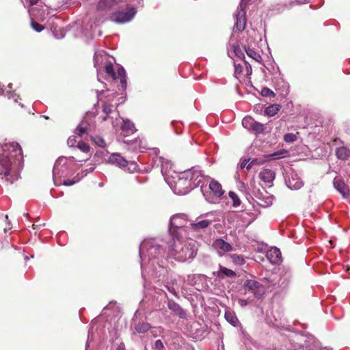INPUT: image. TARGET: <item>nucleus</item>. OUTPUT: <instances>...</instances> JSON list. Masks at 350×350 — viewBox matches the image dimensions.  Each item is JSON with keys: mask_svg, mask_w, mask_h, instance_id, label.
I'll list each match as a JSON object with an SVG mask.
<instances>
[{"mask_svg": "<svg viewBox=\"0 0 350 350\" xmlns=\"http://www.w3.org/2000/svg\"><path fill=\"white\" fill-rule=\"evenodd\" d=\"M179 219V216L174 215L170 219V232L172 241L169 242V251L175 260L185 262L193 259L196 255L197 250L194 243L182 241L180 234L183 229L176 222Z\"/></svg>", "mask_w": 350, "mask_h": 350, "instance_id": "1", "label": "nucleus"}, {"mask_svg": "<svg viewBox=\"0 0 350 350\" xmlns=\"http://www.w3.org/2000/svg\"><path fill=\"white\" fill-rule=\"evenodd\" d=\"M12 163L8 152L0 154V175L10 184H13L20 178L18 173L12 170Z\"/></svg>", "mask_w": 350, "mask_h": 350, "instance_id": "2", "label": "nucleus"}, {"mask_svg": "<svg viewBox=\"0 0 350 350\" xmlns=\"http://www.w3.org/2000/svg\"><path fill=\"white\" fill-rule=\"evenodd\" d=\"M105 72L110 76L113 80L119 79L120 81V86L122 90L126 88V72L123 67L118 68L117 72L114 71L113 66L111 63H109L105 66Z\"/></svg>", "mask_w": 350, "mask_h": 350, "instance_id": "3", "label": "nucleus"}, {"mask_svg": "<svg viewBox=\"0 0 350 350\" xmlns=\"http://www.w3.org/2000/svg\"><path fill=\"white\" fill-rule=\"evenodd\" d=\"M135 14V8L127 6L125 10L112 13L111 19L118 23H124L130 21Z\"/></svg>", "mask_w": 350, "mask_h": 350, "instance_id": "4", "label": "nucleus"}, {"mask_svg": "<svg viewBox=\"0 0 350 350\" xmlns=\"http://www.w3.org/2000/svg\"><path fill=\"white\" fill-rule=\"evenodd\" d=\"M8 100V107L17 115L21 117H25L31 113L30 107L27 108L24 105L19 103L17 98H14V96H13L12 98H9Z\"/></svg>", "mask_w": 350, "mask_h": 350, "instance_id": "5", "label": "nucleus"}, {"mask_svg": "<svg viewBox=\"0 0 350 350\" xmlns=\"http://www.w3.org/2000/svg\"><path fill=\"white\" fill-rule=\"evenodd\" d=\"M246 26V18H245V11L241 8L240 10H238L236 14V23L234 27L238 31H242L245 29Z\"/></svg>", "mask_w": 350, "mask_h": 350, "instance_id": "6", "label": "nucleus"}, {"mask_svg": "<svg viewBox=\"0 0 350 350\" xmlns=\"http://www.w3.org/2000/svg\"><path fill=\"white\" fill-rule=\"evenodd\" d=\"M209 189L211 194L215 198H221L224 193L221 185L217 180L212 179L209 183Z\"/></svg>", "mask_w": 350, "mask_h": 350, "instance_id": "7", "label": "nucleus"}, {"mask_svg": "<svg viewBox=\"0 0 350 350\" xmlns=\"http://www.w3.org/2000/svg\"><path fill=\"white\" fill-rule=\"evenodd\" d=\"M108 162L120 167H126L129 163V162L119 153H113L111 154L108 159Z\"/></svg>", "mask_w": 350, "mask_h": 350, "instance_id": "8", "label": "nucleus"}, {"mask_svg": "<svg viewBox=\"0 0 350 350\" xmlns=\"http://www.w3.org/2000/svg\"><path fill=\"white\" fill-rule=\"evenodd\" d=\"M127 0H100L97 5V9L98 10H105L108 9H111L115 5L126 2Z\"/></svg>", "mask_w": 350, "mask_h": 350, "instance_id": "9", "label": "nucleus"}, {"mask_svg": "<svg viewBox=\"0 0 350 350\" xmlns=\"http://www.w3.org/2000/svg\"><path fill=\"white\" fill-rule=\"evenodd\" d=\"M267 258L271 263L277 264L282 260V254L280 250L274 247L267 252Z\"/></svg>", "mask_w": 350, "mask_h": 350, "instance_id": "10", "label": "nucleus"}, {"mask_svg": "<svg viewBox=\"0 0 350 350\" xmlns=\"http://www.w3.org/2000/svg\"><path fill=\"white\" fill-rule=\"evenodd\" d=\"M136 131L134 124L130 120H124L121 126V135L124 137L129 136Z\"/></svg>", "mask_w": 350, "mask_h": 350, "instance_id": "11", "label": "nucleus"}, {"mask_svg": "<svg viewBox=\"0 0 350 350\" xmlns=\"http://www.w3.org/2000/svg\"><path fill=\"white\" fill-rule=\"evenodd\" d=\"M334 185L337 191L343 196V197H347L349 196V191L347 185L340 178H334Z\"/></svg>", "mask_w": 350, "mask_h": 350, "instance_id": "12", "label": "nucleus"}, {"mask_svg": "<svg viewBox=\"0 0 350 350\" xmlns=\"http://www.w3.org/2000/svg\"><path fill=\"white\" fill-rule=\"evenodd\" d=\"M259 178L262 181L266 183H270L275 178V172L270 169H263L259 173Z\"/></svg>", "mask_w": 350, "mask_h": 350, "instance_id": "13", "label": "nucleus"}, {"mask_svg": "<svg viewBox=\"0 0 350 350\" xmlns=\"http://www.w3.org/2000/svg\"><path fill=\"white\" fill-rule=\"evenodd\" d=\"M261 286V284L254 280H247L244 283L243 288L245 290L252 291L256 297H257V291Z\"/></svg>", "mask_w": 350, "mask_h": 350, "instance_id": "14", "label": "nucleus"}, {"mask_svg": "<svg viewBox=\"0 0 350 350\" xmlns=\"http://www.w3.org/2000/svg\"><path fill=\"white\" fill-rule=\"evenodd\" d=\"M213 245L215 249L222 250L223 252H230L232 250V245L221 239H216Z\"/></svg>", "mask_w": 350, "mask_h": 350, "instance_id": "15", "label": "nucleus"}, {"mask_svg": "<svg viewBox=\"0 0 350 350\" xmlns=\"http://www.w3.org/2000/svg\"><path fill=\"white\" fill-rule=\"evenodd\" d=\"M217 276L223 279L224 276L227 277H235L236 273L230 269L225 267L219 266V270L217 271Z\"/></svg>", "mask_w": 350, "mask_h": 350, "instance_id": "16", "label": "nucleus"}, {"mask_svg": "<svg viewBox=\"0 0 350 350\" xmlns=\"http://www.w3.org/2000/svg\"><path fill=\"white\" fill-rule=\"evenodd\" d=\"M336 154L339 159L345 161L350 157V150L342 146L336 149Z\"/></svg>", "mask_w": 350, "mask_h": 350, "instance_id": "17", "label": "nucleus"}, {"mask_svg": "<svg viewBox=\"0 0 350 350\" xmlns=\"http://www.w3.org/2000/svg\"><path fill=\"white\" fill-rule=\"evenodd\" d=\"M211 224V221L208 219L201 220L200 221H198L196 223H192L191 224V228L193 230H199L201 229L206 228L208 226H210Z\"/></svg>", "mask_w": 350, "mask_h": 350, "instance_id": "18", "label": "nucleus"}, {"mask_svg": "<svg viewBox=\"0 0 350 350\" xmlns=\"http://www.w3.org/2000/svg\"><path fill=\"white\" fill-rule=\"evenodd\" d=\"M134 328L137 332L144 334L147 332L151 328V326L148 323L139 322L135 324Z\"/></svg>", "mask_w": 350, "mask_h": 350, "instance_id": "19", "label": "nucleus"}, {"mask_svg": "<svg viewBox=\"0 0 350 350\" xmlns=\"http://www.w3.org/2000/svg\"><path fill=\"white\" fill-rule=\"evenodd\" d=\"M281 106L278 104H273L268 106L265 109V113L268 116H273L280 110Z\"/></svg>", "mask_w": 350, "mask_h": 350, "instance_id": "20", "label": "nucleus"}, {"mask_svg": "<svg viewBox=\"0 0 350 350\" xmlns=\"http://www.w3.org/2000/svg\"><path fill=\"white\" fill-rule=\"evenodd\" d=\"M225 319L233 326H235L238 322V319L235 315V313L230 310H227L225 312Z\"/></svg>", "mask_w": 350, "mask_h": 350, "instance_id": "21", "label": "nucleus"}, {"mask_svg": "<svg viewBox=\"0 0 350 350\" xmlns=\"http://www.w3.org/2000/svg\"><path fill=\"white\" fill-rule=\"evenodd\" d=\"M102 110L105 116H102L101 119L103 121H106L108 118V116L113 111V105L105 103L103 104Z\"/></svg>", "mask_w": 350, "mask_h": 350, "instance_id": "22", "label": "nucleus"}, {"mask_svg": "<svg viewBox=\"0 0 350 350\" xmlns=\"http://www.w3.org/2000/svg\"><path fill=\"white\" fill-rule=\"evenodd\" d=\"M245 51L246 52L247 55L250 57L252 58L257 62H261V60H262L261 55L258 52L255 51L254 49L247 48V49H245Z\"/></svg>", "mask_w": 350, "mask_h": 350, "instance_id": "23", "label": "nucleus"}, {"mask_svg": "<svg viewBox=\"0 0 350 350\" xmlns=\"http://www.w3.org/2000/svg\"><path fill=\"white\" fill-rule=\"evenodd\" d=\"M255 121L252 117H245L242 120V124L245 129L252 131Z\"/></svg>", "mask_w": 350, "mask_h": 350, "instance_id": "24", "label": "nucleus"}, {"mask_svg": "<svg viewBox=\"0 0 350 350\" xmlns=\"http://www.w3.org/2000/svg\"><path fill=\"white\" fill-rule=\"evenodd\" d=\"M167 306L170 310H172L178 314H180V312L183 310L182 308H180V306L173 300L168 301Z\"/></svg>", "mask_w": 350, "mask_h": 350, "instance_id": "25", "label": "nucleus"}, {"mask_svg": "<svg viewBox=\"0 0 350 350\" xmlns=\"http://www.w3.org/2000/svg\"><path fill=\"white\" fill-rule=\"evenodd\" d=\"M87 132L88 126L84 123H81L75 130V135L79 137H83Z\"/></svg>", "mask_w": 350, "mask_h": 350, "instance_id": "26", "label": "nucleus"}, {"mask_svg": "<svg viewBox=\"0 0 350 350\" xmlns=\"http://www.w3.org/2000/svg\"><path fill=\"white\" fill-rule=\"evenodd\" d=\"M230 198L232 200V206L237 207L241 204V200L236 193L230 191L228 193Z\"/></svg>", "mask_w": 350, "mask_h": 350, "instance_id": "27", "label": "nucleus"}, {"mask_svg": "<svg viewBox=\"0 0 350 350\" xmlns=\"http://www.w3.org/2000/svg\"><path fill=\"white\" fill-rule=\"evenodd\" d=\"M230 256L232 262L238 265H242L245 262L244 258L242 256L234 254H231Z\"/></svg>", "mask_w": 350, "mask_h": 350, "instance_id": "28", "label": "nucleus"}, {"mask_svg": "<svg viewBox=\"0 0 350 350\" xmlns=\"http://www.w3.org/2000/svg\"><path fill=\"white\" fill-rule=\"evenodd\" d=\"M265 130V126L263 124L255 121L252 131L255 133H261Z\"/></svg>", "mask_w": 350, "mask_h": 350, "instance_id": "29", "label": "nucleus"}, {"mask_svg": "<svg viewBox=\"0 0 350 350\" xmlns=\"http://www.w3.org/2000/svg\"><path fill=\"white\" fill-rule=\"evenodd\" d=\"M76 147H77L80 150L85 153H88L90 150V146L87 143H85L84 142L82 141H79L77 143V146Z\"/></svg>", "mask_w": 350, "mask_h": 350, "instance_id": "30", "label": "nucleus"}, {"mask_svg": "<svg viewBox=\"0 0 350 350\" xmlns=\"http://www.w3.org/2000/svg\"><path fill=\"white\" fill-rule=\"evenodd\" d=\"M31 26L33 28V29L37 32H41L42 30L44 29V27L42 25H40L36 21H34L33 18H31Z\"/></svg>", "mask_w": 350, "mask_h": 350, "instance_id": "31", "label": "nucleus"}, {"mask_svg": "<svg viewBox=\"0 0 350 350\" xmlns=\"http://www.w3.org/2000/svg\"><path fill=\"white\" fill-rule=\"evenodd\" d=\"M297 139V135L295 134L291 133H286L284 136V140L288 143L293 142L296 141Z\"/></svg>", "mask_w": 350, "mask_h": 350, "instance_id": "32", "label": "nucleus"}, {"mask_svg": "<svg viewBox=\"0 0 350 350\" xmlns=\"http://www.w3.org/2000/svg\"><path fill=\"white\" fill-rule=\"evenodd\" d=\"M234 53L236 55V56L238 57L239 58H245L244 51L239 46H234Z\"/></svg>", "mask_w": 350, "mask_h": 350, "instance_id": "33", "label": "nucleus"}, {"mask_svg": "<svg viewBox=\"0 0 350 350\" xmlns=\"http://www.w3.org/2000/svg\"><path fill=\"white\" fill-rule=\"evenodd\" d=\"M261 95L264 97L274 96V92L268 88H263L261 90Z\"/></svg>", "mask_w": 350, "mask_h": 350, "instance_id": "34", "label": "nucleus"}, {"mask_svg": "<svg viewBox=\"0 0 350 350\" xmlns=\"http://www.w3.org/2000/svg\"><path fill=\"white\" fill-rule=\"evenodd\" d=\"M77 136L72 135L69 137L67 140V144L70 147H76L77 146L78 142L77 141Z\"/></svg>", "mask_w": 350, "mask_h": 350, "instance_id": "35", "label": "nucleus"}, {"mask_svg": "<svg viewBox=\"0 0 350 350\" xmlns=\"http://www.w3.org/2000/svg\"><path fill=\"white\" fill-rule=\"evenodd\" d=\"M262 162L257 159H252L246 166L247 170H250L254 165H260Z\"/></svg>", "mask_w": 350, "mask_h": 350, "instance_id": "36", "label": "nucleus"}, {"mask_svg": "<svg viewBox=\"0 0 350 350\" xmlns=\"http://www.w3.org/2000/svg\"><path fill=\"white\" fill-rule=\"evenodd\" d=\"M93 140L94 141L95 144H96L100 147H104L105 146V140L100 137H95L93 138Z\"/></svg>", "mask_w": 350, "mask_h": 350, "instance_id": "37", "label": "nucleus"}, {"mask_svg": "<svg viewBox=\"0 0 350 350\" xmlns=\"http://www.w3.org/2000/svg\"><path fill=\"white\" fill-rule=\"evenodd\" d=\"M164 348L163 344L161 340H157L154 342V349L156 350H161Z\"/></svg>", "mask_w": 350, "mask_h": 350, "instance_id": "38", "label": "nucleus"}, {"mask_svg": "<svg viewBox=\"0 0 350 350\" xmlns=\"http://www.w3.org/2000/svg\"><path fill=\"white\" fill-rule=\"evenodd\" d=\"M234 68H235L234 74H236V75H239L243 71L242 66L241 65H239V64L234 65Z\"/></svg>", "mask_w": 350, "mask_h": 350, "instance_id": "39", "label": "nucleus"}, {"mask_svg": "<svg viewBox=\"0 0 350 350\" xmlns=\"http://www.w3.org/2000/svg\"><path fill=\"white\" fill-rule=\"evenodd\" d=\"M157 330H158L159 333H157V332L156 330H151L150 334L153 336L156 337L158 334H160L161 333V331L163 330V329L161 327H159L157 328Z\"/></svg>", "mask_w": 350, "mask_h": 350, "instance_id": "40", "label": "nucleus"}, {"mask_svg": "<svg viewBox=\"0 0 350 350\" xmlns=\"http://www.w3.org/2000/svg\"><path fill=\"white\" fill-rule=\"evenodd\" d=\"M293 350H312L308 346L299 345Z\"/></svg>", "mask_w": 350, "mask_h": 350, "instance_id": "41", "label": "nucleus"}, {"mask_svg": "<svg viewBox=\"0 0 350 350\" xmlns=\"http://www.w3.org/2000/svg\"><path fill=\"white\" fill-rule=\"evenodd\" d=\"M250 161V159H244L241 161V164H240V167L241 169H243V168H246V166H247L248 165V161Z\"/></svg>", "mask_w": 350, "mask_h": 350, "instance_id": "42", "label": "nucleus"}, {"mask_svg": "<svg viewBox=\"0 0 350 350\" xmlns=\"http://www.w3.org/2000/svg\"><path fill=\"white\" fill-rule=\"evenodd\" d=\"M239 304H240L241 306L244 307L247 305L248 302L245 299H239Z\"/></svg>", "mask_w": 350, "mask_h": 350, "instance_id": "43", "label": "nucleus"}, {"mask_svg": "<svg viewBox=\"0 0 350 350\" xmlns=\"http://www.w3.org/2000/svg\"><path fill=\"white\" fill-rule=\"evenodd\" d=\"M27 3H29V6H33L38 3L40 0H25Z\"/></svg>", "mask_w": 350, "mask_h": 350, "instance_id": "44", "label": "nucleus"}, {"mask_svg": "<svg viewBox=\"0 0 350 350\" xmlns=\"http://www.w3.org/2000/svg\"><path fill=\"white\" fill-rule=\"evenodd\" d=\"M74 183H75L74 181H72L70 180H66L64 181L63 184L66 186H70V185H72Z\"/></svg>", "mask_w": 350, "mask_h": 350, "instance_id": "45", "label": "nucleus"}, {"mask_svg": "<svg viewBox=\"0 0 350 350\" xmlns=\"http://www.w3.org/2000/svg\"><path fill=\"white\" fill-rule=\"evenodd\" d=\"M296 185H297L295 187V189H298V188H300L301 187L302 183H296Z\"/></svg>", "mask_w": 350, "mask_h": 350, "instance_id": "46", "label": "nucleus"}, {"mask_svg": "<svg viewBox=\"0 0 350 350\" xmlns=\"http://www.w3.org/2000/svg\"><path fill=\"white\" fill-rule=\"evenodd\" d=\"M116 350H125L123 347H122L121 346H119Z\"/></svg>", "mask_w": 350, "mask_h": 350, "instance_id": "47", "label": "nucleus"}, {"mask_svg": "<svg viewBox=\"0 0 350 350\" xmlns=\"http://www.w3.org/2000/svg\"><path fill=\"white\" fill-rule=\"evenodd\" d=\"M168 290H169L170 292H172V293H174V288L170 289V288H168Z\"/></svg>", "mask_w": 350, "mask_h": 350, "instance_id": "48", "label": "nucleus"}, {"mask_svg": "<svg viewBox=\"0 0 350 350\" xmlns=\"http://www.w3.org/2000/svg\"><path fill=\"white\" fill-rule=\"evenodd\" d=\"M280 154V153H279V152H275V153H274L273 154H272V156H276V155H278V154Z\"/></svg>", "mask_w": 350, "mask_h": 350, "instance_id": "49", "label": "nucleus"}, {"mask_svg": "<svg viewBox=\"0 0 350 350\" xmlns=\"http://www.w3.org/2000/svg\"><path fill=\"white\" fill-rule=\"evenodd\" d=\"M131 165H133V169L135 168V163H131Z\"/></svg>", "mask_w": 350, "mask_h": 350, "instance_id": "50", "label": "nucleus"}, {"mask_svg": "<svg viewBox=\"0 0 350 350\" xmlns=\"http://www.w3.org/2000/svg\"><path fill=\"white\" fill-rule=\"evenodd\" d=\"M42 117H43V118H44L45 119H49V117H48V116H43Z\"/></svg>", "mask_w": 350, "mask_h": 350, "instance_id": "51", "label": "nucleus"}, {"mask_svg": "<svg viewBox=\"0 0 350 350\" xmlns=\"http://www.w3.org/2000/svg\"><path fill=\"white\" fill-rule=\"evenodd\" d=\"M25 215H26L27 217H28V213H26V214H24Z\"/></svg>", "mask_w": 350, "mask_h": 350, "instance_id": "52", "label": "nucleus"}]
</instances>
